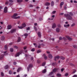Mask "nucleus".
<instances>
[{"instance_id": "c03bdc74", "label": "nucleus", "mask_w": 77, "mask_h": 77, "mask_svg": "<svg viewBox=\"0 0 77 77\" xmlns=\"http://www.w3.org/2000/svg\"><path fill=\"white\" fill-rule=\"evenodd\" d=\"M9 74H12V71H11L10 70L9 71Z\"/></svg>"}, {"instance_id": "bf43d9fd", "label": "nucleus", "mask_w": 77, "mask_h": 77, "mask_svg": "<svg viewBox=\"0 0 77 77\" xmlns=\"http://www.w3.org/2000/svg\"><path fill=\"white\" fill-rule=\"evenodd\" d=\"M62 37H60L59 38V40H62Z\"/></svg>"}, {"instance_id": "ddd939ff", "label": "nucleus", "mask_w": 77, "mask_h": 77, "mask_svg": "<svg viewBox=\"0 0 77 77\" xmlns=\"http://www.w3.org/2000/svg\"><path fill=\"white\" fill-rule=\"evenodd\" d=\"M43 56H44V59L45 60H46V59H47V56H46L45 55V54H44L43 55Z\"/></svg>"}, {"instance_id": "a18cd8bd", "label": "nucleus", "mask_w": 77, "mask_h": 77, "mask_svg": "<svg viewBox=\"0 0 77 77\" xmlns=\"http://www.w3.org/2000/svg\"><path fill=\"white\" fill-rule=\"evenodd\" d=\"M56 12V11H53L52 14H55Z\"/></svg>"}, {"instance_id": "a19ab883", "label": "nucleus", "mask_w": 77, "mask_h": 77, "mask_svg": "<svg viewBox=\"0 0 77 77\" xmlns=\"http://www.w3.org/2000/svg\"><path fill=\"white\" fill-rule=\"evenodd\" d=\"M45 65V62L43 63L42 64V66H44Z\"/></svg>"}, {"instance_id": "58836bf2", "label": "nucleus", "mask_w": 77, "mask_h": 77, "mask_svg": "<svg viewBox=\"0 0 77 77\" xmlns=\"http://www.w3.org/2000/svg\"><path fill=\"white\" fill-rule=\"evenodd\" d=\"M19 18H20V16H17L16 17L15 19H18Z\"/></svg>"}, {"instance_id": "5fc2aeb1", "label": "nucleus", "mask_w": 77, "mask_h": 77, "mask_svg": "<svg viewBox=\"0 0 77 77\" xmlns=\"http://www.w3.org/2000/svg\"><path fill=\"white\" fill-rule=\"evenodd\" d=\"M27 30H30V27H28L27 28V29H26Z\"/></svg>"}, {"instance_id": "2eb2a0df", "label": "nucleus", "mask_w": 77, "mask_h": 77, "mask_svg": "<svg viewBox=\"0 0 77 77\" xmlns=\"http://www.w3.org/2000/svg\"><path fill=\"white\" fill-rule=\"evenodd\" d=\"M33 66V65H29V66H28V67L27 68L28 69V71H29V68H31Z\"/></svg>"}, {"instance_id": "e433bc0d", "label": "nucleus", "mask_w": 77, "mask_h": 77, "mask_svg": "<svg viewBox=\"0 0 77 77\" xmlns=\"http://www.w3.org/2000/svg\"><path fill=\"white\" fill-rule=\"evenodd\" d=\"M76 72V69H74L73 72H72V74H74L75 72Z\"/></svg>"}, {"instance_id": "5701e85b", "label": "nucleus", "mask_w": 77, "mask_h": 77, "mask_svg": "<svg viewBox=\"0 0 77 77\" xmlns=\"http://www.w3.org/2000/svg\"><path fill=\"white\" fill-rule=\"evenodd\" d=\"M46 71H47L46 69H45L43 70L42 72L43 73H45Z\"/></svg>"}, {"instance_id": "7c9ffc66", "label": "nucleus", "mask_w": 77, "mask_h": 77, "mask_svg": "<svg viewBox=\"0 0 77 77\" xmlns=\"http://www.w3.org/2000/svg\"><path fill=\"white\" fill-rule=\"evenodd\" d=\"M60 58L61 59H62V60H64L65 59V57H61Z\"/></svg>"}, {"instance_id": "052dcab7", "label": "nucleus", "mask_w": 77, "mask_h": 77, "mask_svg": "<svg viewBox=\"0 0 77 77\" xmlns=\"http://www.w3.org/2000/svg\"><path fill=\"white\" fill-rule=\"evenodd\" d=\"M13 63H14V65H16V64H17V63L16 62H14Z\"/></svg>"}, {"instance_id": "bb28decb", "label": "nucleus", "mask_w": 77, "mask_h": 77, "mask_svg": "<svg viewBox=\"0 0 77 77\" xmlns=\"http://www.w3.org/2000/svg\"><path fill=\"white\" fill-rule=\"evenodd\" d=\"M69 15L70 17H71V16H73V14H72V13L71 12L69 13Z\"/></svg>"}, {"instance_id": "338daca9", "label": "nucleus", "mask_w": 77, "mask_h": 77, "mask_svg": "<svg viewBox=\"0 0 77 77\" xmlns=\"http://www.w3.org/2000/svg\"><path fill=\"white\" fill-rule=\"evenodd\" d=\"M36 9H39V7L37 6L36 7Z\"/></svg>"}, {"instance_id": "c756f323", "label": "nucleus", "mask_w": 77, "mask_h": 77, "mask_svg": "<svg viewBox=\"0 0 77 77\" xmlns=\"http://www.w3.org/2000/svg\"><path fill=\"white\" fill-rule=\"evenodd\" d=\"M10 51L11 52H13V51H14V49H13V48H11Z\"/></svg>"}, {"instance_id": "423d86ee", "label": "nucleus", "mask_w": 77, "mask_h": 77, "mask_svg": "<svg viewBox=\"0 0 77 77\" xmlns=\"http://www.w3.org/2000/svg\"><path fill=\"white\" fill-rule=\"evenodd\" d=\"M64 5V2H61L60 4V8H62V6H63Z\"/></svg>"}, {"instance_id": "f03ea898", "label": "nucleus", "mask_w": 77, "mask_h": 77, "mask_svg": "<svg viewBox=\"0 0 77 77\" xmlns=\"http://www.w3.org/2000/svg\"><path fill=\"white\" fill-rule=\"evenodd\" d=\"M18 14H14L13 15L11 16V18H14V19H15L16 18V17H17V16Z\"/></svg>"}, {"instance_id": "2f4dec72", "label": "nucleus", "mask_w": 77, "mask_h": 77, "mask_svg": "<svg viewBox=\"0 0 77 77\" xmlns=\"http://www.w3.org/2000/svg\"><path fill=\"white\" fill-rule=\"evenodd\" d=\"M18 28L20 29H23V26H18Z\"/></svg>"}, {"instance_id": "e2e57ef3", "label": "nucleus", "mask_w": 77, "mask_h": 77, "mask_svg": "<svg viewBox=\"0 0 77 77\" xmlns=\"http://www.w3.org/2000/svg\"><path fill=\"white\" fill-rule=\"evenodd\" d=\"M55 17V16L54 15H53L51 17L52 18H54V17Z\"/></svg>"}, {"instance_id": "c9c22d12", "label": "nucleus", "mask_w": 77, "mask_h": 77, "mask_svg": "<svg viewBox=\"0 0 77 77\" xmlns=\"http://www.w3.org/2000/svg\"><path fill=\"white\" fill-rule=\"evenodd\" d=\"M41 51L38 50L37 51V53H41Z\"/></svg>"}, {"instance_id": "4468645a", "label": "nucleus", "mask_w": 77, "mask_h": 77, "mask_svg": "<svg viewBox=\"0 0 77 77\" xmlns=\"http://www.w3.org/2000/svg\"><path fill=\"white\" fill-rule=\"evenodd\" d=\"M64 26L65 27H66V28H67L68 27H69V24H68V25H64Z\"/></svg>"}, {"instance_id": "aec40b11", "label": "nucleus", "mask_w": 77, "mask_h": 77, "mask_svg": "<svg viewBox=\"0 0 77 77\" xmlns=\"http://www.w3.org/2000/svg\"><path fill=\"white\" fill-rule=\"evenodd\" d=\"M51 6H54V2L52 1L51 3Z\"/></svg>"}, {"instance_id": "603ef678", "label": "nucleus", "mask_w": 77, "mask_h": 77, "mask_svg": "<svg viewBox=\"0 0 77 77\" xmlns=\"http://www.w3.org/2000/svg\"><path fill=\"white\" fill-rule=\"evenodd\" d=\"M34 29L35 31H36L37 30V29L36 28V27L35 26H34Z\"/></svg>"}, {"instance_id": "69168bd1", "label": "nucleus", "mask_w": 77, "mask_h": 77, "mask_svg": "<svg viewBox=\"0 0 77 77\" xmlns=\"http://www.w3.org/2000/svg\"><path fill=\"white\" fill-rule=\"evenodd\" d=\"M31 60H33V57H31Z\"/></svg>"}, {"instance_id": "412c9836", "label": "nucleus", "mask_w": 77, "mask_h": 77, "mask_svg": "<svg viewBox=\"0 0 77 77\" xmlns=\"http://www.w3.org/2000/svg\"><path fill=\"white\" fill-rule=\"evenodd\" d=\"M2 41H4L5 40V37L4 36H2L1 38Z\"/></svg>"}, {"instance_id": "f257e3e1", "label": "nucleus", "mask_w": 77, "mask_h": 77, "mask_svg": "<svg viewBox=\"0 0 77 77\" xmlns=\"http://www.w3.org/2000/svg\"><path fill=\"white\" fill-rule=\"evenodd\" d=\"M64 17H66V19L67 20H72V17L70 16L69 14H64Z\"/></svg>"}, {"instance_id": "a878e982", "label": "nucleus", "mask_w": 77, "mask_h": 77, "mask_svg": "<svg viewBox=\"0 0 77 77\" xmlns=\"http://www.w3.org/2000/svg\"><path fill=\"white\" fill-rule=\"evenodd\" d=\"M18 39L17 40V42H20V41H21V38H20V37H18Z\"/></svg>"}, {"instance_id": "09e8293b", "label": "nucleus", "mask_w": 77, "mask_h": 77, "mask_svg": "<svg viewBox=\"0 0 77 77\" xmlns=\"http://www.w3.org/2000/svg\"><path fill=\"white\" fill-rule=\"evenodd\" d=\"M9 2H11V3H13L14 1H12V0H9Z\"/></svg>"}, {"instance_id": "a211bd4d", "label": "nucleus", "mask_w": 77, "mask_h": 77, "mask_svg": "<svg viewBox=\"0 0 77 77\" xmlns=\"http://www.w3.org/2000/svg\"><path fill=\"white\" fill-rule=\"evenodd\" d=\"M66 38H67V39H68L69 40V41H71V40L72 39V38H71L69 37L68 36H66Z\"/></svg>"}, {"instance_id": "0e129e2a", "label": "nucleus", "mask_w": 77, "mask_h": 77, "mask_svg": "<svg viewBox=\"0 0 77 77\" xmlns=\"http://www.w3.org/2000/svg\"><path fill=\"white\" fill-rule=\"evenodd\" d=\"M8 2H5V5H8Z\"/></svg>"}, {"instance_id": "20e7f679", "label": "nucleus", "mask_w": 77, "mask_h": 77, "mask_svg": "<svg viewBox=\"0 0 77 77\" xmlns=\"http://www.w3.org/2000/svg\"><path fill=\"white\" fill-rule=\"evenodd\" d=\"M45 5L47 6H50V3L49 2H46L45 4Z\"/></svg>"}, {"instance_id": "13d9d810", "label": "nucleus", "mask_w": 77, "mask_h": 77, "mask_svg": "<svg viewBox=\"0 0 77 77\" xmlns=\"http://www.w3.org/2000/svg\"><path fill=\"white\" fill-rule=\"evenodd\" d=\"M60 15H63V13H61L60 14Z\"/></svg>"}, {"instance_id": "39448f33", "label": "nucleus", "mask_w": 77, "mask_h": 77, "mask_svg": "<svg viewBox=\"0 0 77 77\" xmlns=\"http://www.w3.org/2000/svg\"><path fill=\"white\" fill-rule=\"evenodd\" d=\"M48 57L49 59H51L52 58H53V55H51V54H49L48 55Z\"/></svg>"}, {"instance_id": "f3484780", "label": "nucleus", "mask_w": 77, "mask_h": 77, "mask_svg": "<svg viewBox=\"0 0 77 77\" xmlns=\"http://www.w3.org/2000/svg\"><path fill=\"white\" fill-rule=\"evenodd\" d=\"M4 68L5 69H8V68H9V66L7 65L4 67Z\"/></svg>"}, {"instance_id": "37998d69", "label": "nucleus", "mask_w": 77, "mask_h": 77, "mask_svg": "<svg viewBox=\"0 0 77 77\" xmlns=\"http://www.w3.org/2000/svg\"><path fill=\"white\" fill-rule=\"evenodd\" d=\"M35 48H33L31 50V51H35Z\"/></svg>"}, {"instance_id": "864d4df0", "label": "nucleus", "mask_w": 77, "mask_h": 77, "mask_svg": "<svg viewBox=\"0 0 77 77\" xmlns=\"http://www.w3.org/2000/svg\"><path fill=\"white\" fill-rule=\"evenodd\" d=\"M26 48H27V47H26V46L24 47L23 48L24 50H26Z\"/></svg>"}, {"instance_id": "8fccbe9b", "label": "nucleus", "mask_w": 77, "mask_h": 77, "mask_svg": "<svg viewBox=\"0 0 77 77\" xmlns=\"http://www.w3.org/2000/svg\"><path fill=\"white\" fill-rule=\"evenodd\" d=\"M75 26V23H73V24L71 25L72 27H73V26Z\"/></svg>"}, {"instance_id": "680f3d73", "label": "nucleus", "mask_w": 77, "mask_h": 77, "mask_svg": "<svg viewBox=\"0 0 77 77\" xmlns=\"http://www.w3.org/2000/svg\"><path fill=\"white\" fill-rule=\"evenodd\" d=\"M74 3H77V2L76 1H74Z\"/></svg>"}, {"instance_id": "4c0bfd02", "label": "nucleus", "mask_w": 77, "mask_h": 77, "mask_svg": "<svg viewBox=\"0 0 77 77\" xmlns=\"http://www.w3.org/2000/svg\"><path fill=\"white\" fill-rule=\"evenodd\" d=\"M5 50H7V49H8V46H7V45H5Z\"/></svg>"}, {"instance_id": "1a4fd4ad", "label": "nucleus", "mask_w": 77, "mask_h": 77, "mask_svg": "<svg viewBox=\"0 0 77 77\" xmlns=\"http://www.w3.org/2000/svg\"><path fill=\"white\" fill-rule=\"evenodd\" d=\"M59 58H60V57H59V56H57L56 57H54V60H57V59H59Z\"/></svg>"}, {"instance_id": "9b49d317", "label": "nucleus", "mask_w": 77, "mask_h": 77, "mask_svg": "<svg viewBox=\"0 0 77 77\" xmlns=\"http://www.w3.org/2000/svg\"><path fill=\"white\" fill-rule=\"evenodd\" d=\"M56 27V24L55 23H53L52 26V29H54V28H55Z\"/></svg>"}, {"instance_id": "79ce46f5", "label": "nucleus", "mask_w": 77, "mask_h": 77, "mask_svg": "<svg viewBox=\"0 0 77 77\" xmlns=\"http://www.w3.org/2000/svg\"><path fill=\"white\" fill-rule=\"evenodd\" d=\"M68 75H69V74L68 73H66L65 74V76H68Z\"/></svg>"}, {"instance_id": "4be33fe9", "label": "nucleus", "mask_w": 77, "mask_h": 77, "mask_svg": "<svg viewBox=\"0 0 77 77\" xmlns=\"http://www.w3.org/2000/svg\"><path fill=\"white\" fill-rule=\"evenodd\" d=\"M21 68L20 67L19 68H18V69L17 70V72H20V70H21Z\"/></svg>"}, {"instance_id": "6e6d98bb", "label": "nucleus", "mask_w": 77, "mask_h": 77, "mask_svg": "<svg viewBox=\"0 0 77 77\" xmlns=\"http://www.w3.org/2000/svg\"><path fill=\"white\" fill-rule=\"evenodd\" d=\"M58 27H61V25H60V24H58Z\"/></svg>"}, {"instance_id": "de8ad7c7", "label": "nucleus", "mask_w": 77, "mask_h": 77, "mask_svg": "<svg viewBox=\"0 0 77 77\" xmlns=\"http://www.w3.org/2000/svg\"><path fill=\"white\" fill-rule=\"evenodd\" d=\"M24 36H28V34L27 33H25L24 34Z\"/></svg>"}, {"instance_id": "4d7b16f0", "label": "nucleus", "mask_w": 77, "mask_h": 77, "mask_svg": "<svg viewBox=\"0 0 77 77\" xmlns=\"http://www.w3.org/2000/svg\"><path fill=\"white\" fill-rule=\"evenodd\" d=\"M63 70H64V69L63 68V69H61V72H63Z\"/></svg>"}, {"instance_id": "c85d7f7f", "label": "nucleus", "mask_w": 77, "mask_h": 77, "mask_svg": "<svg viewBox=\"0 0 77 77\" xmlns=\"http://www.w3.org/2000/svg\"><path fill=\"white\" fill-rule=\"evenodd\" d=\"M57 76L58 77H61V74H59V73H58L57 75Z\"/></svg>"}, {"instance_id": "72a5a7b5", "label": "nucleus", "mask_w": 77, "mask_h": 77, "mask_svg": "<svg viewBox=\"0 0 77 77\" xmlns=\"http://www.w3.org/2000/svg\"><path fill=\"white\" fill-rule=\"evenodd\" d=\"M14 48H16V49H18V47L17 46H14Z\"/></svg>"}, {"instance_id": "49530a36", "label": "nucleus", "mask_w": 77, "mask_h": 77, "mask_svg": "<svg viewBox=\"0 0 77 77\" xmlns=\"http://www.w3.org/2000/svg\"><path fill=\"white\" fill-rule=\"evenodd\" d=\"M8 9V7H5L4 9V10H7Z\"/></svg>"}, {"instance_id": "f8f14e48", "label": "nucleus", "mask_w": 77, "mask_h": 77, "mask_svg": "<svg viewBox=\"0 0 77 77\" xmlns=\"http://www.w3.org/2000/svg\"><path fill=\"white\" fill-rule=\"evenodd\" d=\"M12 28V26L11 25H8L7 26V29L8 30L11 29Z\"/></svg>"}, {"instance_id": "774afa93", "label": "nucleus", "mask_w": 77, "mask_h": 77, "mask_svg": "<svg viewBox=\"0 0 77 77\" xmlns=\"http://www.w3.org/2000/svg\"><path fill=\"white\" fill-rule=\"evenodd\" d=\"M17 77H20V75H17Z\"/></svg>"}, {"instance_id": "cd10ccee", "label": "nucleus", "mask_w": 77, "mask_h": 77, "mask_svg": "<svg viewBox=\"0 0 77 77\" xmlns=\"http://www.w3.org/2000/svg\"><path fill=\"white\" fill-rule=\"evenodd\" d=\"M53 74V72H52L50 73L49 74V75H52Z\"/></svg>"}, {"instance_id": "ea45409f", "label": "nucleus", "mask_w": 77, "mask_h": 77, "mask_svg": "<svg viewBox=\"0 0 77 77\" xmlns=\"http://www.w3.org/2000/svg\"><path fill=\"white\" fill-rule=\"evenodd\" d=\"M4 12L5 13H7V12H8V10H4Z\"/></svg>"}, {"instance_id": "0eeeda50", "label": "nucleus", "mask_w": 77, "mask_h": 77, "mask_svg": "<svg viewBox=\"0 0 77 77\" xmlns=\"http://www.w3.org/2000/svg\"><path fill=\"white\" fill-rule=\"evenodd\" d=\"M58 70H59V69L58 68H54L53 70V72H56Z\"/></svg>"}, {"instance_id": "b1692460", "label": "nucleus", "mask_w": 77, "mask_h": 77, "mask_svg": "<svg viewBox=\"0 0 77 77\" xmlns=\"http://www.w3.org/2000/svg\"><path fill=\"white\" fill-rule=\"evenodd\" d=\"M38 36H39V37L40 38L41 37V32H38Z\"/></svg>"}, {"instance_id": "6ab92c4d", "label": "nucleus", "mask_w": 77, "mask_h": 77, "mask_svg": "<svg viewBox=\"0 0 77 77\" xmlns=\"http://www.w3.org/2000/svg\"><path fill=\"white\" fill-rule=\"evenodd\" d=\"M26 26V23H23L22 24V27H23V28H24V27H25Z\"/></svg>"}, {"instance_id": "9d476101", "label": "nucleus", "mask_w": 77, "mask_h": 77, "mask_svg": "<svg viewBox=\"0 0 77 77\" xmlns=\"http://www.w3.org/2000/svg\"><path fill=\"white\" fill-rule=\"evenodd\" d=\"M16 31V29H12L11 31L10 32L11 33H14V32H15Z\"/></svg>"}, {"instance_id": "3c124183", "label": "nucleus", "mask_w": 77, "mask_h": 77, "mask_svg": "<svg viewBox=\"0 0 77 77\" xmlns=\"http://www.w3.org/2000/svg\"><path fill=\"white\" fill-rule=\"evenodd\" d=\"M72 77H77V75H74Z\"/></svg>"}, {"instance_id": "dca6fc26", "label": "nucleus", "mask_w": 77, "mask_h": 77, "mask_svg": "<svg viewBox=\"0 0 77 77\" xmlns=\"http://www.w3.org/2000/svg\"><path fill=\"white\" fill-rule=\"evenodd\" d=\"M56 32H60V29L59 28H56Z\"/></svg>"}, {"instance_id": "f704fd0d", "label": "nucleus", "mask_w": 77, "mask_h": 77, "mask_svg": "<svg viewBox=\"0 0 77 77\" xmlns=\"http://www.w3.org/2000/svg\"><path fill=\"white\" fill-rule=\"evenodd\" d=\"M1 75L2 76V77H4V73H3V72H1Z\"/></svg>"}, {"instance_id": "393cba45", "label": "nucleus", "mask_w": 77, "mask_h": 77, "mask_svg": "<svg viewBox=\"0 0 77 77\" xmlns=\"http://www.w3.org/2000/svg\"><path fill=\"white\" fill-rule=\"evenodd\" d=\"M23 2V0H17V2L18 3H20Z\"/></svg>"}, {"instance_id": "6e6552de", "label": "nucleus", "mask_w": 77, "mask_h": 77, "mask_svg": "<svg viewBox=\"0 0 77 77\" xmlns=\"http://www.w3.org/2000/svg\"><path fill=\"white\" fill-rule=\"evenodd\" d=\"M3 58H4V55L1 54L0 56V60H2V59H3Z\"/></svg>"}, {"instance_id": "7ed1b4c3", "label": "nucleus", "mask_w": 77, "mask_h": 77, "mask_svg": "<svg viewBox=\"0 0 77 77\" xmlns=\"http://www.w3.org/2000/svg\"><path fill=\"white\" fill-rule=\"evenodd\" d=\"M22 52H23V51H21V52H20L17 53L15 55L16 57H17L18 56H20V54H21V53H22Z\"/></svg>"}, {"instance_id": "473e14b6", "label": "nucleus", "mask_w": 77, "mask_h": 77, "mask_svg": "<svg viewBox=\"0 0 77 77\" xmlns=\"http://www.w3.org/2000/svg\"><path fill=\"white\" fill-rule=\"evenodd\" d=\"M29 7L30 8H33V5L30 4L29 5Z\"/></svg>"}]
</instances>
